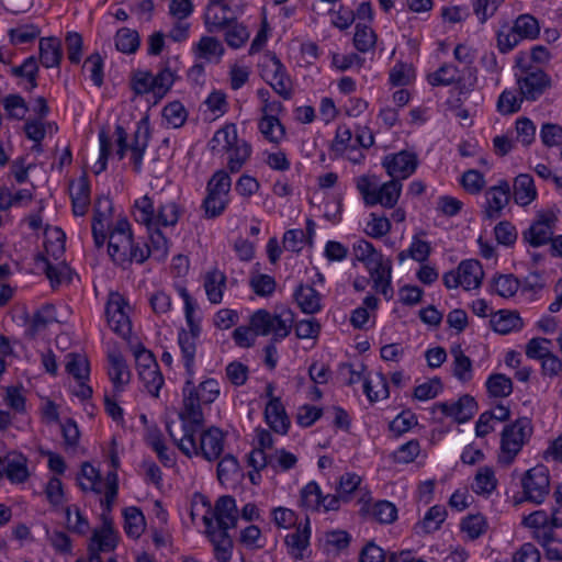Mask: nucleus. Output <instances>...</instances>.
Wrapping results in <instances>:
<instances>
[{"mask_svg": "<svg viewBox=\"0 0 562 562\" xmlns=\"http://www.w3.org/2000/svg\"><path fill=\"white\" fill-rule=\"evenodd\" d=\"M206 513L203 515L205 533L214 547L215 559L218 562H229L233 552V540L228 530L235 528L238 521L236 501L231 495L220 496L214 506L203 499Z\"/></svg>", "mask_w": 562, "mask_h": 562, "instance_id": "f257e3e1", "label": "nucleus"}, {"mask_svg": "<svg viewBox=\"0 0 562 562\" xmlns=\"http://www.w3.org/2000/svg\"><path fill=\"white\" fill-rule=\"evenodd\" d=\"M166 429L178 448L188 457L202 456L207 461L220 458L224 448V434L217 427L189 428L178 436L173 429V423H167Z\"/></svg>", "mask_w": 562, "mask_h": 562, "instance_id": "f03ea898", "label": "nucleus"}, {"mask_svg": "<svg viewBox=\"0 0 562 562\" xmlns=\"http://www.w3.org/2000/svg\"><path fill=\"white\" fill-rule=\"evenodd\" d=\"M220 395V384L214 379H206L199 386L193 379H187L182 389V408L179 417L182 422L181 432L189 428L204 427L203 405L212 404Z\"/></svg>", "mask_w": 562, "mask_h": 562, "instance_id": "7ed1b4c3", "label": "nucleus"}, {"mask_svg": "<svg viewBox=\"0 0 562 562\" xmlns=\"http://www.w3.org/2000/svg\"><path fill=\"white\" fill-rule=\"evenodd\" d=\"M108 252L116 265L126 267L132 262H145L150 255V248L147 245L136 244L130 222L126 218H121L110 231Z\"/></svg>", "mask_w": 562, "mask_h": 562, "instance_id": "20e7f679", "label": "nucleus"}, {"mask_svg": "<svg viewBox=\"0 0 562 562\" xmlns=\"http://www.w3.org/2000/svg\"><path fill=\"white\" fill-rule=\"evenodd\" d=\"M355 186L366 206L381 205L394 209L402 194V182L397 179L381 183L375 175H361L355 179Z\"/></svg>", "mask_w": 562, "mask_h": 562, "instance_id": "39448f33", "label": "nucleus"}, {"mask_svg": "<svg viewBox=\"0 0 562 562\" xmlns=\"http://www.w3.org/2000/svg\"><path fill=\"white\" fill-rule=\"evenodd\" d=\"M515 74L519 94L527 101H536L551 86L550 77L539 67L527 65V56L519 53L516 56Z\"/></svg>", "mask_w": 562, "mask_h": 562, "instance_id": "423d86ee", "label": "nucleus"}, {"mask_svg": "<svg viewBox=\"0 0 562 562\" xmlns=\"http://www.w3.org/2000/svg\"><path fill=\"white\" fill-rule=\"evenodd\" d=\"M134 207L135 220L146 225L148 229L175 226L180 216V209L175 202L160 204L156 212L154 202L148 195L136 200Z\"/></svg>", "mask_w": 562, "mask_h": 562, "instance_id": "0eeeda50", "label": "nucleus"}, {"mask_svg": "<svg viewBox=\"0 0 562 562\" xmlns=\"http://www.w3.org/2000/svg\"><path fill=\"white\" fill-rule=\"evenodd\" d=\"M532 434V425L529 418L521 417L507 425L501 437V452L498 462L509 465L528 442Z\"/></svg>", "mask_w": 562, "mask_h": 562, "instance_id": "6e6552de", "label": "nucleus"}, {"mask_svg": "<svg viewBox=\"0 0 562 562\" xmlns=\"http://www.w3.org/2000/svg\"><path fill=\"white\" fill-rule=\"evenodd\" d=\"M115 143L119 159L122 160L125 157L126 150H131V159L133 162L134 171L139 173L142 170V162L144 154L148 147L149 142V126L146 120H142L137 123V127L134 132L133 142L131 145L127 144V133L123 126L116 125L115 131Z\"/></svg>", "mask_w": 562, "mask_h": 562, "instance_id": "1a4fd4ad", "label": "nucleus"}, {"mask_svg": "<svg viewBox=\"0 0 562 562\" xmlns=\"http://www.w3.org/2000/svg\"><path fill=\"white\" fill-rule=\"evenodd\" d=\"M232 179L225 170L216 171L206 186L207 194L203 200L202 209L207 218L220 216L229 202Z\"/></svg>", "mask_w": 562, "mask_h": 562, "instance_id": "9d476101", "label": "nucleus"}, {"mask_svg": "<svg viewBox=\"0 0 562 562\" xmlns=\"http://www.w3.org/2000/svg\"><path fill=\"white\" fill-rule=\"evenodd\" d=\"M292 322L293 317L290 311L283 314H272L267 310H258L250 316L249 324L257 336L272 334L273 341H281L291 333Z\"/></svg>", "mask_w": 562, "mask_h": 562, "instance_id": "9b49d317", "label": "nucleus"}, {"mask_svg": "<svg viewBox=\"0 0 562 562\" xmlns=\"http://www.w3.org/2000/svg\"><path fill=\"white\" fill-rule=\"evenodd\" d=\"M522 488L527 501L541 504L550 490L548 469L539 464L528 470L522 477Z\"/></svg>", "mask_w": 562, "mask_h": 562, "instance_id": "f8f14e48", "label": "nucleus"}, {"mask_svg": "<svg viewBox=\"0 0 562 562\" xmlns=\"http://www.w3.org/2000/svg\"><path fill=\"white\" fill-rule=\"evenodd\" d=\"M300 506L311 512H329L339 509V497L336 495H324L319 485L312 481L300 492Z\"/></svg>", "mask_w": 562, "mask_h": 562, "instance_id": "ddd939ff", "label": "nucleus"}, {"mask_svg": "<svg viewBox=\"0 0 562 562\" xmlns=\"http://www.w3.org/2000/svg\"><path fill=\"white\" fill-rule=\"evenodd\" d=\"M130 306L122 295L112 293L105 306L108 324L113 331L122 337H127L132 333V323L127 311Z\"/></svg>", "mask_w": 562, "mask_h": 562, "instance_id": "4468645a", "label": "nucleus"}, {"mask_svg": "<svg viewBox=\"0 0 562 562\" xmlns=\"http://www.w3.org/2000/svg\"><path fill=\"white\" fill-rule=\"evenodd\" d=\"M557 215L551 211L540 212L530 227L522 233L524 240L532 247L548 244L554 234Z\"/></svg>", "mask_w": 562, "mask_h": 562, "instance_id": "2eb2a0df", "label": "nucleus"}, {"mask_svg": "<svg viewBox=\"0 0 562 562\" xmlns=\"http://www.w3.org/2000/svg\"><path fill=\"white\" fill-rule=\"evenodd\" d=\"M418 165L417 156L414 153L406 150L387 155L382 161L387 175L400 181L407 179L412 176Z\"/></svg>", "mask_w": 562, "mask_h": 562, "instance_id": "dca6fc26", "label": "nucleus"}, {"mask_svg": "<svg viewBox=\"0 0 562 562\" xmlns=\"http://www.w3.org/2000/svg\"><path fill=\"white\" fill-rule=\"evenodd\" d=\"M485 217L488 220L498 218L510 201V186L508 181L499 180L496 186L488 188L485 192Z\"/></svg>", "mask_w": 562, "mask_h": 562, "instance_id": "f3484780", "label": "nucleus"}, {"mask_svg": "<svg viewBox=\"0 0 562 562\" xmlns=\"http://www.w3.org/2000/svg\"><path fill=\"white\" fill-rule=\"evenodd\" d=\"M434 409H438L442 415L453 418L457 423L462 424L470 420L477 411V403L471 395H463L454 403H437Z\"/></svg>", "mask_w": 562, "mask_h": 562, "instance_id": "a211bd4d", "label": "nucleus"}, {"mask_svg": "<svg viewBox=\"0 0 562 562\" xmlns=\"http://www.w3.org/2000/svg\"><path fill=\"white\" fill-rule=\"evenodd\" d=\"M311 539V524L310 518L306 517L304 524H299L294 532L289 533L284 538V543L288 548L289 554L296 559L303 560L311 553L310 551Z\"/></svg>", "mask_w": 562, "mask_h": 562, "instance_id": "6ab92c4d", "label": "nucleus"}, {"mask_svg": "<svg viewBox=\"0 0 562 562\" xmlns=\"http://www.w3.org/2000/svg\"><path fill=\"white\" fill-rule=\"evenodd\" d=\"M263 416L266 423L276 434H288L291 420L281 400H272L271 403H267Z\"/></svg>", "mask_w": 562, "mask_h": 562, "instance_id": "aec40b11", "label": "nucleus"}, {"mask_svg": "<svg viewBox=\"0 0 562 562\" xmlns=\"http://www.w3.org/2000/svg\"><path fill=\"white\" fill-rule=\"evenodd\" d=\"M69 192L74 214L76 216H83L90 205V184L86 173L70 183Z\"/></svg>", "mask_w": 562, "mask_h": 562, "instance_id": "412c9836", "label": "nucleus"}, {"mask_svg": "<svg viewBox=\"0 0 562 562\" xmlns=\"http://www.w3.org/2000/svg\"><path fill=\"white\" fill-rule=\"evenodd\" d=\"M4 476L12 484L24 483L30 476L27 459L20 452H8L4 456Z\"/></svg>", "mask_w": 562, "mask_h": 562, "instance_id": "4be33fe9", "label": "nucleus"}, {"mask_svg": "<svg viewBox=\"0 0 562 562\" xmlns=\"http://www.w3.org/2000/svg\"><path fill=\"white\" fill-rule=\"evenodd\" d=\"M367 269L373 280L375 291L384 295L385 299H391L393 296V288L391 285L392 268L390 261H385L382 258L376 262H372Z\"/></svg>", "mask_w": 562, "mask_h": 562, "instance_id": "5701e85b", "label": "nucleus"}, {"mask_svg": "<svg viewBox=\"0 0 562 562\" xmlns=\"http://www.w3.org/2000/svg\"><path fill=\"white\" fill-rule=\"evenodd\" d=\"M199 336L194 334L186 333V329H181L178 333V345L181 353V361L186 369L187 379L194 378L195 367V353H196V340Z\"/></svg>", "mask_w": 562, "mask_h": 562, "instance_id": "b1692460", "label": "nucleus"}, {"mask_svg": "<svg viewBox=\"0 0 562 562\" xmlns=\"http://www.w3.org/2000/svg\"><path fill=\"white\" fill-rule=\"evenodd\" d=\"M231 11L229 5H206L204 12V25L209 33L223 32L226 26L235 16H228L227 12Z\"/></svg>", "mask_w": 562, "mask_h": 562, "instance_id": "393cba45", "label": "nucleus"}, {"mask_svg": "<svg viewBox=\"0 0 562 562\" xmlns=\"http://www.w3.org/2000/svg\"><path fill=\"white\" fill-rule=\"evenodd\" d=\"M193 53L196 58L204 59L209 63H220L225 53V48L220 40L205 35L194 45Z\"/></svg>", "mask_w": 562, "mask_h": 562, "instance_id": "a878e982", "label": "nucleus"}, {"mask_svg": "<svg viewBox=\"0 0 562 562\" xmlns=\"http://www.w3.org/2000/svg\"><path fill=\"white\" fill-rule=\"evenodd\" d=\"M294 300L305 314H315L322 310L321 294L311 285L300 284L294 291Z\"/></svg>", "mask_w": 562, "mask_h": 562, "instance_id": "bb28decb", "label": "nucleus"}, {"mask_svg": "<svg viewBox=\"0 0 562 562\" xmlns=\"http://www.w3.org/2000/svg\"><path fill=\"white\" fill-rule=\"evenodd\" d=\"M237 128L235 124H226L217 130L209 142V148L214 155L227 153L237 142Z\"/></svg>", "mask_w": 562, "mask_h": 562, "instance_id": "cd10ccee", "label": "nucleus"}, {"mask_svg": "<svg viewBox=\"0 0 562 562\" xmlns=\"http://www.w3.org/2000/svg\"><path fill=\"white\" fill-rule=\"evenodd\" d=\"M459 278L462 280V288L467 291L476 289L481 285L484 277L483 268L479 260H463L458 267Z\"/></svg>", "mask_w": 562, "mask_h": 562, "instance_id": "c85d7f7f", "label": "nucleus"}, {"mask_svg": "<svg viewBox=\"0 0 562 562\" xmlns=\"http://www.w3.org/2000/svg\"><path fill=\"white\" fill-rule=\"evenodd\" d=\"M108 373L116 391H121L130 382L131 373L124 358L120 353L112 352L108 357Z\"/></svg>", "mask_w": 562, "mask_h": 562, "instance_id": "c756f323", "label": "nucleus"}, {"mask_svg": "<svg viewBox=\"0 0 562 562\" xmlns=\"http://www.w3.org/2000/svg\"><path fill=\"white\" fill-rule=\"evenodd\" d=\"M258 128L265 139L278 146L286 136L284 125L277 116L262 115L258 122Z\"/></svg>", "mask_w": 562, "mask_h": 562, "instance_id": "7c9ffc66", "label": "nucleus"}, {"mask_svg": "<svg viewBox=\"0 0 562 562\" xmlns=\"http://www.w3.org/2000/svg\"><path fill=\"white\" fill-rule=\"evenodd\" d=\"M63 57L58 38L47 37L40 41V60L45 68L58 67Z\"/></svg>", "mask_w": 562, "mask_h": 562, "instance_id": "2f4dec72", "label": "nucleus"}, {"mask_svg": "<svg viewBox=\"0 0 562 562\" xmlns=\"http://www.w3.org/2000/svg\"><path fill=\"white\" fill-rule=\"evenodd\" d=\"M110 459L113 470L108 472L106 474L104 483V499L102 501V505L105 507L108 512L111 510V507L115 502L119 491V479L116 469L120 465V459L114 449H112L111 451Z\"/></svg>", "mask_w": 562, "mask_h": 562, "instance_id": "473e14b6", "label": "nucleus"}, {"mask_svg": "<svg viewBox=\"0 0 562 562\" xmlns=\"http://www.w3.org/2000/svg\"><path fill=\"white\" fill-rule=\"evenodd\" d=\"M537 198V191L531 176L521 173L514 181V200L517 204L526 206Z\"/></svg>", "mask_w": 562, "mask_h": 562, "instance_id": "72a5a7b5", "label": "nucleus"}, {"mask_svg": "<svg viewBox=\"0 0 562 562\" xmlns=\"http://www.w3.org/2000/svg\"><path fill=\"white\" fill-rule=\"evenodd\" d=\"M225 286L226 276L222 271L214 269L204 276V289L212 304H220L222 302Z\"/></svg>", "mask_w": 562, "mask_h": 562, "instance_id": "f704fd0d", "label": "nucleus"}, {"mask_svg": "<svg viewBox=\"0 0 562 562\" xmlns=\"http://www.w3.org/2000/svg\"><path fill=\"white\" fill-rule=\"evenodd\" d=\"M447 512L443 506L435 505L428 509L423 520L415 526L417 535H427L437 531L446 520Z\"/></svg>", "mask_w": 562, "mask_h": 562, "instance_id": "c9c22d12", "label": "nucleus"}, {"mask_svg": "<svg viewBox=\"0 0 562 562\" xmlns=\"http://www.w3.org/2000/svg\"><path fill=\"white\" fill-rule=\"evenodd\" d=\"M37 261L43 263V271L53 288L61 284L64 281H70L71 270L64 261L53 263L43 255L37 257Z\"/></svg>", "mask_w": 562, "mask_h": 562, "instance_id": "e433bc0d", "label": "nucleus"}, {"mask_svg": "<svg viewBox=\"0 0 562 562\" xmlns=\"http://www.w3.org/2000/svg\"><path fill=\"white\" fill-rule=\"evenodd\" d=\"M491 325L496 333L506 335L513 330L520 329L522 321L516 312L499 311L492 316Z\"/></svg>", "mask_w": 562, "mask_h": 562, "instance_id": "4c0bfd02", "label": "nucleus"}, {"mask_svg": "<svg viewBox=\"0 0 562 562\" xmlns=\"http://www.w3.org/2000/svg\"><path fill=\"white\" fill-rule=\"evenodd\" d=\"M453 357V375L462 383H468L473 378L472 361L464 355L461 346H453L450 350Z\"/></svg>", "mask_w": 562, "mask_h": 562, "instance_id": "58836bf2", "label": "nucleus"}, {"mask_svg": "<svg viewBox=\"0 0 562 562\" xmlns=\"http://www.w3.org/2000/svg\"><path fill=\"white\" fill-rule=\"evenodd\" d=\"M497 487V479L495 476V472L491 467H481L479 468L474 482L472 484V490L477 495H491Z\"/></svg>", "mask_w": 562, "mask_h": 562, "instance_id": "ea45409f", "label": "nucleus"}, {"mask_svg": "<svg viewBox=\"0 0 562 562\" xmlns=\"http://www.w3.org/2000/svg\"><path fill=\"white\" fill-rule=\"evenodd\" d=\"M363 392L371 403L387 398L390 396V391L385 375L378 372L374 378L366 379Z\"/></svg>", "mask_w": 562, "mask_h": 562, "instance_id": "a19ab883", "label": "nucleus"}, {"mask_svg": "<svg viewBox=\"0 0 562 562\" xmlns=\"http://www.w3.org/2000/svg\"><path fill=\"white\" fill-rule=\"evenodd\" d=\"M512 26L514 27V32L518 34L521 41L535 40L538 37L540 33L539 22L531 14H520L514 21V24Z\"/></svg>", "mask_w": 562, "mask_h": 562, "instance_id": "79ce46f5", "label": "nucleus"}, {"mask_svg": "<svg viewBox=\"0 0 562 562\" xmlns=\"http://www.w3.org/2000/svg\"><path fill=\"white\" fill-rule=\"evenodd\" d=\"M177 80V74L166 61L161 69L154 76V88L156 89V101L161 100L172 88Z\"/></svg>", "mask_w": 562, "mask_h": 562, "instance_id": "37998d69", "label": "nucleus"}, {"mask_svg": "<svg viewBox=\"0 0 562 562\" xmlns=\"http://www.w3.org/2000/svg\"><path fill=\"white\" fill-rule=\"evenodd\" d=\"M188 110L180 101L167 103L162 109V119L167 126L180 128L188 120Z\"/></svg>", "mask_w": 562, "mask_h": 562, "instance_id": "c03bdc74", "label": "nucleus"}, {"mask_svg": "<svg viewBox=\"0 0 562 562\" xmlns=\"http://www.w3.org/2000/svg\"><path fill=\"white\" fill-rule=\"evenodd\" d=\"M223 32L226 44L233 49L244 46L250 36L247 27L238 22L237 19H234L232 23H229V26H226Z\"/></svg>", "mask_w": 562, "mask_h": 562, "instance_id": "a18cd8bd", "label": "nucleus"}, {"mask_svg": "<svg viewBox=\"0 0 562 562\" xmlns=\"http://www.w3.org/2000/svg\"><path fill=\"white\" fill-rule=\"evenodd\" d=\"M522 525L532 529V538L537 540L538 535L549 533L553 531L550 524V517L546 510H536L524 517Z\"/></svg>", "mask_w": 562, "mask_h": 562, "instance_id": "49530a36", "label": "nucleus"}, {"mask_svg": "<svg viewBox=\"0 0 562 562\" xmlns=\"http://www.w3.org/2000/svg\"><path fill=\"white\" fill-rule=\"evenodd\" d=\"M227 167L231 172H238L251 155V146L246 140H238L228 150Z\"/></svg>", "mask_w": 562, "mask_h": 562, "instance_id": "de8ad7c7", "label": "nucleus"}, {"mask_svg": "<svg viewBox=\"0 0 562 562\" xmlns=\"http://www.w3.org/2000/svg\"><path fill=\"white\" fill-rule=\"evenodd\" d=\"M112 201L106 196L98 198L94 204L92 235L105 233L104 222L111 216Z\"/></svg>", "mask_w": 562, "mask_h": 562, "instance_id": "09e8293b", "label": "nucleus"}, {"mask_svg": "<svg viewBox=\"0 0 562 562\" xmlns=\"http://www.w3.org/2000/svg\"><path fill=\"white\" fill-rule=\"evenodd\" d=\"M486 389L492 397H507L513 393L512 380L502 373H494L486 381Z\"/></svg>", "mask_w": 562, "mask_h": 562, "instance_id": "8fccbe9b", "label": "nucleus"}, {"mask_svg": "<svg viewBox=\"0 0 562 562\" xmlns=\"http://www.w3.org/2000/svg\"><path fill=\"white\" fill-rule=\"evenodd\" d=\"M115 47L124 54H133L139 47V35L137 31L122 27L115 35Z\"/></svg>", "mask_w": 562, "mask_h": 562, "instance_id": "3c124183", "label": "nucleus"}, {"mask_svg": "<svg viewBox=\"0 0 562 562\" xmlns=\"http://www.w3.org/2000/svg\"><path fill=\"white\" fill-rule=\"evenodd\" d=\"M125 532L132 538H138L145 529V517L137 507H128L124 512Z\"/></svg>", "mask_w": 562, "mask_h": 562, "instance_id": "603ef678", "label": "nucleus"}, {"mask_svg": "<svg viewBox=\"0 0 562 562\" xmlns=\"http://www.w3.org/2000/svg\"><path fill=\"white\" fill-rule=\"evenodd\" d=\"M536 541L543 548L548 560L562 561V540L555 537L554 531L538 535Z\"/></svg>", "mask_w": 562, "mask_h": 562, "instance_id": "864d4df0", "label": "nucleus"}, {"mask_svg": "<svg viewBox=\"0 0 562 562\" xmlns=\"http://www.w3.org/2000/svg\"><path fill=\"white\" fill-rule=\"evenodd\" d=\"M239 474V463L233 454L224 456L217 464V479L222 484L231 483Z\"/></svg>", "mask_w": 562, "mask_h": 562, "instance_id": "5fc2aeb1", "label": "nucleus"}, {"mask_svg": "<svg viewBox=\"0 0 562 562\" xmlns=\"http://www.w3.org/2000/svg\"><path fill=\"white\" fill-rule=\"evenodd\" d=\"M459 78V69L451 64H443L439 69L429 74L427 80L434 87L450 86Z\"/></svg>", "mask_w": 562, "mask_h": 562, "instance_id": "6e6d98bb", "label": "nucleus"}, {"mask_svg": "<svg viewBox=\"0 0 562 562\" xmlns=\"http://www.w3.org/2000/svg\"><path fill=\"white\" fill-rule=\"evenodd\" d=\"M131 88L137 95L153 93L156 98V89L154 88V75L147 70H136L131 79Z\"/></svg>", "mask_w": 562, "mask_h": 562, "instance_id": "4d7b16f0", "label": "nucleus"}, {"mask_svg": "<svg viewBox=\"0 0 562 562\" xmlns=\"http://www.w3.org/2000/svg\"><path fill=\"white\" fill-rule=\"evenodd\" d=\"M375 43L376 35L374 31L367 24L358 23L353 36L355 47L361 53H367L374 47Z\"/></svg>", "mask_w": 562, "mask_h": 562, "instance_id": "13d9d810", "label": "nucleus"}, {"mask_svg": "<svg viewBox=\"0 0 562 562\" xmlns=\"http://www.w3.org/2000/svg\"><path fill=\"white\" fill-rule=\"evenodd\" d=\"M353 255L358 261H361L368 268L372 262H376L383 258L382 254L379 252L374 246L364 239L358 240L353 245Z\"/></svg>", "mask_w": 562, "mask_h": 562, "instance_id": "bf43d9fd", "label": "nucleus"}, {"mask_svg": "<svg viewBox=\"0 0 562 562\" xmlns=\"http://www.w3.org/2000/svg\"><path fill=\"white\" fill-rule=\"evenodd\" d=\"M391 220L376 213L370 214L364 233L372 238H382L391 232Z\"/></svg>", "mask_w": 562, "mask_h": 562, "instance_id": "052dcab7", "label": "nucleus"}, {"mask_svg": "<svg viewBox=\"0 0 562 562\" xmlns=\"http://www.w3.org/2000/svg\"><path fill=\"white\" fill-rule=\"evenodd\" d=\"M486 529V519L480 514L469 515L461 522L462 532H464L471 540L480 538L483 533H485Z\"/></svg>", "mask_w": 562, "mask_h": 562, "instance_id": "680f3d73", "label": "nucleus"}, {"mask_svg": "<svg viewBox=\"0 0 562 562\" xmlns=\"http://www.w3.org/2000/svg\"><path fill=\"white\" fill-rule=\"evenodd\" d=\"M522 95H518L514 90H504L497 100V111L504 115L516 113L520 110Z\"/></svg>", "mask_w": 562, "mask_h": 562, "instance_id": "e2e57ef3", "label": "nucleus"}, {"mask_svg": "<svg viewBox=\"0 0 562 562\" xmlns=\"http://www.w3.org/2000/svg\"><path fill=\"white\" fill-rule=\"evenodd\" d=\"M66 370L76 380L83 381L89 376V363L86 357L78 353H68L66 356Z\"/></svg>", "mask_w": 562, "mask_h": 562, "instance_id": "0e129e2a", "label": "nucleus"}, {"mask_svg": "<svg viewBox=\"0 0 562 562\" xmlns=\"http://www.w3.org/2000/svg\"><path fill=\"white\" fill-rule=\"evenodd\" d=\"M91 543L99 550H113L116 546V539L111 525L105 522L100 530H94Z\"/></svg>", "mask_w": 562, "mask_h": 562, "instance_id": "69168bd1", "label": "nucleus"}, {"mask_svg": "<svg viewBox=\"0 0 562 562\" xmlns=\"http://www.w3.org/2000/svg\"><path fill=\"white\" fill-rule=\"evenodd\" d=\"M370 515L378 522L391 524L397 518V509L391 502L380 501L372 506Z\"/></svg>", "mask_w": 562, "mask_h": 562, "instance_id": "338daca9", "label": "nucleus"}, {"mask_svg": "<svg viewBox=\"0 0 562 562\" xmlns=\"http://www.w3.org/2000/svg\"><path fill=\"white\" fill-rule=\"evenodd\" d=\"M3 108L10 119L22 120L29 111L25 100L20 94H9L3 99Z\"/></svg>", "mask_w": 562, "mask_h": 562, "instance_id": "774afa93", "label": "nucleus"}]
</instances>
